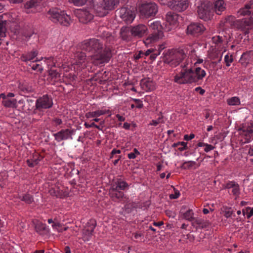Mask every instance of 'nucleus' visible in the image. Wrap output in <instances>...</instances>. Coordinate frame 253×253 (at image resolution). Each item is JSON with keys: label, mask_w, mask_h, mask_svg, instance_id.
I'll return each instance as SVG.
<instances>
[{"label": "nucleus", "mask_w": 253, "mask_h": 253, "mask_svg": "<svg viewBox=\"0 0 253 253\" xmlns=\"http://www.w3.org/2000/svg\"><path fill=\"white\" fill-rule=\"evenodd\" d=\"M48 18L54 23L61 25L68 26L70 25L71 20L70 17L57 8L50 9L47 12Z\"/></svg>", "instance_id": "3"}, {"label": "nucleus", "mask_w": 253, "mask_h": 253, "mask_svg": "<svg viewBox=\"0 0 253 253\" xmlns=\"http://www.w3.org/2000/svg\"><path fill=\"white\" fill-rule=\"evenodd\" d=\"M202 72H204L205 73H206L204 70H202L200 67H197L195 69V72H194L196 77H198L199 75H201L202 74Z\"/></svg>", "instance_id": "46"}, {"label": "nucleus", "mask_w": 253, "mask_h": 253, "mask_svg": "<svg viewBox=\"0 0 253 253\" xmlns=\"http://www.w3.org/2000/svg\"><path fill=\"white\" fill-rule=\"evenodd\" d=\"M96 225V222L94 220H90L87 223L83 231V239L84 241H87L92 234V232Z\"/></svg>", "instance_id": "10"}, {"label": "nucleus", "mask_w": 253, "mask_h": 253, "mask_svg": "<svg viewBox=\"0 0 253 253\" xmlns=\"http://www.w3.org/2000/svg\"><path fill=\"white\" fill-rule=\"evenodd\" d=\"M205 76L206 73L202 72L201 75H199L198 77H196L192 68L190 67L189 69H185L184 71H182L179 75H176L174 77V81L180 84H192L203 79Z\"/></svg>", "instance_id": "2"}, {"label": "nucleus", "mask_w": 253, "mask_h": 253, "mask_svg": "<svg viewBox=\"0 0 253 253\" xmlns=\"http://www.w3.org/2000/svg\"><path fill=\"white\" fill-rule=\"evenodd\" d=\"M197 13L199 17L204 21H208L212 17L211 4L208 1L201 3L197 7Z\"/></svg>", "instance_id": "6"}, {"label": "nucleus", "mask_w": 253, "mask_h": 253, "mask_svg": "<svg viewBox=\"0 0 253 253\" xmlns=\"http://www.w3.org/2000/svg\"><path fill=\"white\" fill-rule=\"evenodd\" d=\"M203 219L200 218H194V219H193L192 223V224L193 226H195L196 225H198V226H200V225L201 224V222Z\"/></svg>", "instance_id": "47"}, {"label": "nucleus", "mask_w": 253, "mask_h": 253, "mask_svg": "<svg viewBox=\"0 0 253 253\" xmlns=\"http://www.w3.org/2000/svg\"><path fill=\"white\" fill-rule=\"evenodd\" d=\"M16 101L15 99H6L2 101L3 105L6 107H15Z\"/></svg>", "instance_id": "33"}, {"label": "nucleus", "mask_w": 253, "mask_h": 253, "mask_svg": "<svg viewBox=\"0 0 253 253\" xmlns=\"http://www.w3.org/2000/svg\"><path fill=\"white\" fill-rule=\"evenodd\" d=\"M236 183L235 182L231 181L224 185L223 188L225 189L232 188Z\"/></svg>", "instance_id": "45"}, {"label": "nucleus", "mask_w": 253, "mask_h": 253, "mask_svg": "<svg viewBox=\"0 0 253 253\" xmlns=\"http://www.w3.org/2000/svg\"><path fill=\"white\" fill-rule=\"evenodd\" d=\"M34 166L37 165L40 161V160L38 158H34L33 159H31Z\"/></svg>", "instance_id": "64"}, {"label": "nucleus", "mask_w": 253, "mask_h": 253, "mask_svg": "<svg viewBox=\"0 0 253 253\" xmlns=\"http://www.w3.org/2000/svg\"><path fill=\"white\" fill-rule=\"evenodd\" d=\"M133 19L134 16L132 12L130 10H129L127 13L123 16V18L122 19L126 23H131Z\"/></svg>", "instance_id": "31"}, {"label": "nucleus", "mask_w": 253, "mask_h": 253, "mask_svg": "<svg viewBox=\"0 0 253 253\" xmlns=\"http://www.w3.org/2000/svg\"><path fill=\"white\" fill-rule=\"evenodd\" d=\"M166 18L170 24H173L177 20L178 15L173 12H169L166 15Z\"/></svg>", "instance_id": "25"}, {"label": "nucleus", "mask_w": 253, "mask_h": 253, "mask_svg": "<svg viewBox=\"0 0 253 253\" xmlns=\"http://www.w3.org/2000/svg\"><path fill=\"white\" fill-rule=\"evenodd\" d=\"M210 225V223L209 221L202 220L201 224L200 225L199 227H201V228H205L209 227Z\"/></svg>", "instance_id": "48"}, {"label": "nucleus", "mask_w": 253, "mask_h": 253, "mask_svg": "<svg viewBox=\"0 0 253 253\" xmlns=\"http://www.w3.org/2000/svg\"><path fill=\"white\" fill-rule=\"evenodd\" d=\"M225 8L226 4L223 0H216L214 2V9L217 14L220 15Z\"/></svg>", "instance_id": "19"}, {"label": "nucleus", "mask_w": 253, "mask_h": 253, "mask_svg": "<svg viewBox=\"0 0 253 253\" xmlns=\"http://www.w3.org/2000/svg\"><path fill=\"white\" fill-rule=\"evenodd\" d=\"M38 55L37 51H33L27 54L26 55H23L22 56V59L23 61L26 62L27 61H31L34 59L35 57Z\"/></svg>", "instance_id": "27"}, {"label": "nucleus", "mask_w": 253, "mask_h": 253, "mask_svg": "<svg viewBox=\"0 0 253 253\" xmlns=\"http://www.w3.org/2000/svg\"><path fill=\"white\" fill-rule=\"evenodd\" d=\"M18 88L23 93L33 92V88L32 86L26 82L19 83Z\"/></svg>", "instance_id": "23"}, {"label": "nucleus", "mask_w": 253, "mask_h": 253, "mask_svg": "<svg viewBox=\"0 0 253 253\" xmlns=\"http://www.w3.org/2000/svg\"><path fill=\"white\" fill-rule=\"evenodd\" d=\"M130 27H123L120 31V36L122 40L129 41L131 39Z\"/></svg>", "instance_id": "17"}, {"label": "nucleus", "mask_w": 253, "mask_h": 253, "mask_svg": "<svg viewBox=\"0 0 253 253\" xmlns=\"http://www.w3.org/2000/svg\"><path fill=\"white\" fill-rule=\"evenodd\" d=\"M74 129L70 130L69 129H62L60 131L53 134L55 139L59 142L61 140L72 139V135L74 132Z\"/></svg>", "instance_id": "11"}, {"label": "nucleus", "mask_w": 253, "mask_h": 253, "mask_svg": "<svg viewBox=\"0 0 253 253\" xmlns=\"http://www.w3.org/2000/svg\"><path fill=\"white\" fill-rule=\"evenodd\" d=\"M193 215L194 213L192 212V210H188L187 211L182 214V218L188 221H192L193 220V219H194Z\"/></svg>", "instance_id": "28"}, {"label": "nucleus", "mask_w": 253, "mask_h": 253, "mask_svg": "<svg viewBox=\"0 0 253 253\" xmlns=\"http://www.w3.org/2000/svg\"><path fill=\"white\" fill-rule=\"evenodd\" d=\"M199 90H200L199 93L201 95H203L205 92V90L202 89L201 87H197L195 88V90L197 91H198Z\"/></svg>", "instance_id": "62"}, {"label": "nucleus", "mask_w": 253, "mask_h": 253, "mask_svg": "<svg viewBox=\"0 0 253 253\" xmlns=\"http://www.w3.org/2000/svg\"><path fill=\"white\" fill-rule=\"evenodd\" d=\"M23 106L22 107V110L23 112L30 114L33 110L34 112L37 109H35L36 107V104L34 101L31 99H27L22 102Z\"/></svg>", "instance_id": "16"}, {"label": "nucleus", "mask_w": 253, "mask_h": 253, "mask_svg": "<svg viewBox=\"0 0 253 253\" xmlns=\"http://www.w3.org/2000/svg\"><path fill=\"white\" fill-rule=\"evenodd\" d=\"M33 223L35 226L36 231L40 234H44L48 232V230L44 224L37 220L33 221Z\"/></svg>", "instance_id": "18"}, {"label": "nucleus", "mask_w": 253, "mask_h": 253, "mask_svg": "<svg viewBox=\"0 0 253 253\" xmlns=\"http://www.w3.org/2000/svg\"><path fill=\"white\" fill-rule=\"evenodd\" d=\"M101 37L103 41H106L109 44H112L113 43L115 38L110 33L108 32H104L102 33Z\"/></svg>", "instance_id": "24"}, {"label": "nucleus", "mask_w": 253, "mask_h": 253, "mask_svg": "<svg viewBox=\"0 0 253 253\" xmlns=\"http://www.w3.org/2000/svg\"><path fill=\"white\" fill-rule=\"evenodd\" d=\"M195 137V135L194 134H190L189 135L186 134V135H185L184 136V139L185 140H190L193 138H194Z\"/></svg>", "instance_id": "54"}, {"label": "nucleus", "mask_w": 253, "mask_h": 253, "mask_svg": "<svg viewBox=\"0 0 253 253\" xmlns=\"http://www.w3.org/2000/svg\"><path fill=\"white\" fill-rule=\"evenodd\" d=\"M182 55L180 53L177 54L174 56L172 57L170 60L167 58L165 60V62L169 64L171 66L176 67L181 62Z\"/></svg>", "instance_id": "21"}, {"label": "nucleus", "mask_w": 253, "mask_h": 253, "mask_svg": "<svg viewBox=\"0 0 253 253\" xmlns=\"http://www.w3.org/2000/svg\"><path fill=\"white\" fill-rule=\"evenodd\" d=\"M245 6L250 10L251 9H253V0H250V2L246 4Z\"/></svg>", "instance_id": "53"}, {"label": "nucleus", "mask_w": 253, "mask_h": 253, "mask_svg": "<svg viewBox=\"0 0 253 253\" xmlns=\"http://www.w3.org/2000/svg\"><path fill=\"white\" fill-rule=\"evenodd\" d=\"M205 28L199 23H192L187 26V34L192 36H198L203 33Z\"/></svg>", "instance_id": "7"}, {"label": "nucleus", "mask_w": 253, "mask_h": 253, "mask_svg": "<svg viewBox=\"0 0 253 253\" xmlns=\"http://www.w3.org/2000/svg\"><path fill=\"white\" fill-rule=\"evenodd\" d=\"M232 192L234 195H237L239 194V186L238 184H236L232 188Z\"/></svg>", "instance_id": "44"}, {"label": "nucleus", "mask_w": 253, "mask_h": 253, "mask_svg": "<svg viewBox=\"0 0 253 253\" xmlns=\"http://www.w3.org/2000/svg\"><path fill=\"white\" fill-rule=\"evenodd\" d=\"M105 112L102 110H98L92 112H88L85 114V117L87 118H94L96 116H100L104 114Z\"/></svg>", "instance_id": "30"}, {"label": "nucleus", "mask_w": 253, "mask_h": 253, "mask_svg": "<svg viewBox=\"0 0 253 253\" xmlns=\"http://www.w3.org/2000/svg\"><path fill=\"white\" fill-rule=\"evenodd\" d=\"M112 187L119 190H124L126 188L128 187V184L121 179H117L116 181L111 184Z\"/></svg>", "instance_id": "22"}, {"label": "nucleus", "mask_w": 253, "mask_h": 253, "mask_svg": "<svg viewBox=\"0 0 253 253\" xmlns=\"http://www.w3.org/2000/svg\"><path fill=\"white\" fill-rule=\"evenodd\" d=\"M77 15L80 22L84 24L90 22L93 17V15L89 11L84 10H78Z\"/></svg>", "instance_id": "13"}, {"label": "nucleus", "mask_w": 253, "mask_h": 253, "mask_svg": "<svg viewBox=\"0 0 253 253\" xmlns=\"http://www.w3.org/2000/svg\"><path fill=\"white\" fill-rule=\"evenodd\" d=\"M214 42L216 44L221 43L222 42V38L219 36H217L216 38V39H215Z\"/></svg>", "instance_id": "63"}, {"label": "nucleus", "mask_w": 253, "mask_h": 253, "mask_svg": "<svg viewBox=\"0 0 253 253\" xmlns=\"http://www.w3.org/2000/svg\"><path fill=\"white\" fill-rule=\"evenodd\" d=\"M109 194L111 199L115 201H120L124 197V193L112 186L109 190Z\"/></svg>", "instance_id": "14"}, {"label": "nucleus", "mask_w": 253, "mask_h": 253, "mask_svg": "<svg viewBox=\"0 0 253 253\" xmlns=\"http://www.w3.org/2000/svg\"><path fill=\"white\" fill-rule=\"evenodd\" d=\"M49 193L52 196H55L57 198H62L64 196L62 190L59 189V188L56 189L55 188H52L49 190Z\"/></svg>", "instance_id": "26"}, {"label": "nucleus", "mask_w": 253, "mask_h": 253, "mask_svg": "<svg viewBox=\"0 0 253 253\" xmlns=\"http://www.w3.org/2000/svg\"><path fill=\"white\" fill-rule=\"evenodd\" d=\"M224 60H225V62L226 63V65L227 66H229L230 64L231 63H232L233 61V59L232 57L231 56L230 57H229V56L228 55H226L225 56Z\"/></svg>", "instance_id": "43"}, {"label": "nucleus", "mask_w": 253, "mask_h": 253, "mask_svg": "<svg viewBox=\"0 0 253 253\" xmlns=\"http://www.w3.org/2000/svg\"><path fill=\"white\" fill-rule=\"evenodd\" d=\"M87 0H69V1L73 2L75 5L82 6L85 3Z\"/></svg>", "instance_id": "39"}, {"label": "nucleus", "mask_w": 253, "mask_h": 253, "mask_svg": "<svg viewBox=\"0 0 253 253\" xmlns=\"http://www.w3.org/2000/svg\"><path fill=\"white\" fill-rule=\"evenodd\" d=\"M131 35L135 38H140L146 34L147 27L146 25L140 24L135 26L130 27Z\"/></svg>", "instance_id": "9"}, {"label": "nucleus", "mask_w": 253, "mask_h": 253, "mask_svg": "<svg viewBox=\"0 0 253 253\" xmlns=\"http://www.w3.org/2000/svg\"><path fill=\"white\" fill-rule=\"evenodd\" d=\"M119 3V0H102L100 9L112 10L115 8Z\"/></svg>", "instance_id": "15"}, {"label": "nucleus", "mask_w": 253, "mask_h": 253, "mask_svg": "<svg viewBox=\"0 0 253 253\" xmlns=\"http://www.w3.org/2000/svg\"><path fill=\"white\" fill-rule=\"evenodd\" d=\"M22 34L26 38H30L33 34V32L32 30H31L29 32L24 31Z\"/></svg>", "instance_id": "56"}, {"label": "nucleus", "mask_w": 253, "mask_h": 253, "mask_svg": "<svg viewBox=\"0 0 253 253\" xmlns=\"http://www.w3.org/2000/svg\"><path fill=\"white\" fill-rule=\"evenodd\" d=\"M189 63H191V61H190L189 60H187L184 63L183 65H181V67L183 69L184 71L185 69H189L188 65Z\"/></svg>", "instance_id": "55"}, {"label": "nucleus", "mask_w": 253, "mask_h": 253, "mask_svg": "<svg viewBox=\"0 0 253 253\" xmlns=\"http://www.w3.org/2000/svg\"><path fill=\"white\" fill-rule=\"evenodd\" d=\"M21 200L28 204H31L33 202V197L29 194H25L23 195Z\"/></svg>", "instance_id": "38"}, {"label": "nucleus", "mask_w": 253, "mask_h": 253, "mask_svg": "<svg viewBox=\"0 0 253 253\" xmlns=\"http://www.w3.org/2000/svg\"><path fill=\"white\" fill-rule=\"evenodd\" d=\"M154 51V49H148L143 54H145L146 56H148L150 55L151 53Z\"/></svg>", "instance_id": "61"}, {"label": "nucleus", "mask_w": 253, "mask_h": 253, "mask_svg": "<svg viewBox=\"0 0 253 253\" xmlns=\"http://www.w3.org/2000/svg\"><path fill=\"white\" fill-rule=\"evenodd\" d=\"M80 46L82 51L86 52L96 64L108 62L112 56L109 45H104L101 39L92 38L85 40Z\"/></svg>", "instance_id": "1"}, {"label": "nucleus", "mask_w": 253, "mask_h": 253, "mask_svg": "<svg viewBox=\"0 0 253 253\" xmlns=\"http://www.w3.org/2000/svg\"><path fill=\"white\" fill-rule=\"evenodd\" d=\"M142 87L146 90H153L155 88L154 83L150 79H142L141 81Z\"/></svg>", "instance_id": "20"}, {"label": "nucleus", "mask_w": 253, "mask_h": 253, "mask_svg": "<svg viewBox=\"0 0 253 253\" xmlns=\"http://www.w3.org/2000/svg\"><path fill=\"white\" fill-rule=\"evenodd\" d=\"M138 9L141 16L148 18L156 15L158 7L155 2H144L139 5Z\"/></svg>", "instance_id": "5"}, {"label": "nucleus", "mask_w": 253, "mask_h": 253, "mask_svg": "<svg viewBox=\"0 0 253 253\" xmlns=\"http://www.w3.org/2000/svg\"><path fill=\"white\" fill-rule=\"evenodd\" d=\"M160 54V52H157L156 53H152L151 55H150V58L152 60H154L156 58V57L159 55Z\"/></svg>", "instance_id": "57"}, {"label": "nucleus", "mask_w": 253, "mask_h": 253, "mask_svg": "<svg viewBox=\"0 0 253 253\" xmlns=\"http://www.w3.org/2000/svg\"><path fill=\"white\" fill-rule=\"evenodd\" d=\"M175 191V193L174 194H170L169 195V198L170 199H175L178 198L180 195V193L178 190H175V188H174Z\"/></svg>", "instance_id": "49"}, {"label": "nucleus", "mask_w": 253, "mask_h": 253, "mask_svg": "<svg viewBox=\"0 0 253 253\" xmlns=\"http://www.w3.org/2000/svg\"><path fill=\"white\" fill-rule=\"evenodd\" d=\"M170 6L175 11H183L188 7V0H173Z\"/></svg>", "instance_id": "12"}, {"label": "nucleus", "mask_w": 253, "mask_h": 253, "mask_svg": "<svg viewBox=\"0 0 253 253\" xmlns=\"http://www.w3.org/2000/svg\"><path fill=\"white\" fill-rule=\"evenodd\" d=\"M38 3L36 0H30L26 2L24 6L26 9H30L37 7L39 4Z\"/></svg>", "instance_id": "32"}, {"label": "nucleus", "mask_w": 253, "mask_h": 253, "mask_svg": "<svg viewBox=\"0 0 253 253\" xmlns=\"http://www.w3.org/2000/svg\"><path fill=\"white\" fill-rule=\"evenodd\" d=\"M227 103L229 105H238L240 104V101L238 97H233L227 100Z\"/></svg>", "instance_id": "36"}, {"label": "nucleus", "mask_w": 253, "mask_h": 253, "mask_svg": "<svg viewBox=\"0 0 253 253\" xmlns=\"http://www.w3.org/2000/svg\"><path fill=\"white\" fill-rule=\"evenodd\" d=\"M148 23L150 28L153 31L144 41L145 44H148L152 42L162 39L164 36L162 31L163 27L159 21L150 20Z\"/></svg>", "instance_id": "4"}, {"label": "nucleus", "mask_w": 253, "mask_h": 253, "mask_svg": "<svg viewBox=\"0 0 253 253\" xmlns=\"http://www.w3.org/2000/svg\"><path fill=\"white\" fill-rule=\"evenodd\" d=\"M241 22L245 26H249L250 28L253 27V17H252L243 18L242 19Z\"/></svg>", "instance_id": "29"}, {"label": "nucleus", "mask_w": 253, "mask_h": 253, "mask_svg": "<svg viewBox=\"0 0 253 253\" xmlns=\"http://www.w3.org/2000/svg\"><path fill=\"white\" fill-rule=\"evenodd\" d=\"M52 227L53 229L57 230L59 232H62L63 231H66L68 229L67 227L62 228L61 224L57 221L54 222V224L52 225Z\"/></svg>", "instance_id": "35"}, {"label": "nucleus", "mask_w": 253, "mask_h": 253, "mask_svg": "<svg viewBox=\"0 0 253 253\" xmlns=\"http://www.w3.org/2000/svg\"><path fill=\"white\" fill-rule=\"evenodd\" d=\"M49 74L52 78H57L60 77V74L54 70H50Z\"/></svg>", "instance_id": "42"}, {"label": "nucleus", "mask_w": 253, "mask_h": 253, "mask_svg": "<svg viewBox=\"0 0 253 253\" xmlns=\"http://www.w3.org/2000/svg\"><path fill=\"white\" fill-rule=\"evenodd\" d=\"M66 77L68 78L71 82H73L76 80L77 78L76 75L75 74L72 75L71 74H69V75H67Z\"/></svg>", "instance_id": "52"}, {"label": "nucleus", "mask_w": 253, "mask_h": 253, "mask_svg": "<svg viewBox=\"0 0 253 253\" xmlns=\"http://www.w3.org/2000/svg\"><path fill=\"white\" fill-rule=\"evenodd\" d=\"M129 10V9H127L126 7H121V8L117 10L116 12L117 14H118L119 16L123 19V16H124Z\"/></svg>", "instance_id": "37"}, {"label": "nucleus", "mask_w": 253, "mask_h": 253, "mask_svg": "<svg viewBox=\"0 0 253 253\" xmlns=\"http://www.w3.org/2000/svg\"><path fill=\"white\" fill-rule=\"evenodd\" d=\"M86 54H87V53L86 52L82 51V52L77 53V57L80 60L84 61L87 56Z\"/></svg>", "instance_id": "41"}, {"label": "nucleus", "mask_w": 253, "mask_h": 253, "mask_svg": "<svg viewBox=\"0 0 253 253\" xmlns=\"http://www.w3.org/2000/svg\"><path fill=\"white\" fill-rule=\"evenodd\" d=\"M232 214V211H224V216L228 218L231 216Z\"/></svg>", "instance_id": "58"}, {"label": "nucleus", "mask_w": 253, "mask_h": 253, "mask_svg": "<svg viewBox=\"0 0 253 253\" xmlns=\"http://www.w3.org/2000/svg\"><path fill=\"white\" fill-rule=\"evenodd\" d=\"M196 163L194 161H188L186 162L183 164V165H187V168L188 169H190L191 167H193Z\"/></svg>", "instance_id": "51"}, {"label": "nucleus", "mask_w": 253, "mask_h": 253, "mask_svg": "<svg viewBox=\"0 0 253 253\" xmlns=\"http://www.w3.org/2000/svg\"><path fill=\"white\" fill-rule=\"evenodd\" d=\"M52 105V99L50 98L47 95H45L37 100L36 108L39 110L50 108Z\"/></svg>", "instance_id": "8"}, {"label": "nucleus", "mask_w": 253, "mask_h": 253, "mask_svg": "<svg viewBox=\"0 0 253 253\" xmlns=\"http://www.w3.org/2000/svg\"><path fill=\"white\" fill-rule=\"evenodd\" d=\"M214 148V147L213 146L211 145L206 144L205 148V151L206 152H208L210 151H211L213 150Z\"/></svg>", "instance_id": "50"}, {"label": "nucleus", "mask_w": 253, "mask_h": 253, "mask_svg": "<svg viewBox=\"0 0 253 253\" xmlns=\"http://www.w3.org/2000/svg\"><path fill=\"white\" fill-rule=\"evenodd\" d=\"M251 12V10H249L248 8H246L245 6L240 10V14L243 15H250Z\"/></svg>", "instance_id": "40"}, {"label": "nucleus", "mask_w": 253, "mask_h": 253, "mask_svg": "<svg viewBox=\"0 0 253 253\" xmlns=\"http://www.w3.org/2000/svg\"><path fill=\"white\" fill-rule=\"evenodd\" d=\"M53 121L56 124V125H60L62 123L61 119L59 118H55L53 120Z\"/></svg>", "instance_id": "59"}, {"label": "nucleus", "mask_w": 253, "mask_h": 253, "mask_svg": "<svg viewBox=\"0 0 253 253\" xmlns=\"http://www.w3.org/2000/svg\"><path fill=\"white\" fill-rule=\"evenodd\" d=\"M240 130H243L244 132H245V135L248 137V134L249 135V138H247V141H245V142H249L250 141V134H252L253 133V129H252L251 128H250V126H248L247 127H243L242 128H240Z\"/></svg>", "instance_id": "34"}, {"label": "nucleus", "mask_w": 253, "mask_h": 253, "mask_svg": "<svg viewBox=\"0 0 253 253\" xmlns=\"http://www.w3.org/2000/svg\"><path fill=\"white\" fill-rule=\"evenodd\" d=\"M120 153L121 151L120 150H116L115 149H114L111 153V156L110 158H112L114 155L116 154H120Z\"/></svg>", "instance_id": "60"}]
</instances>
